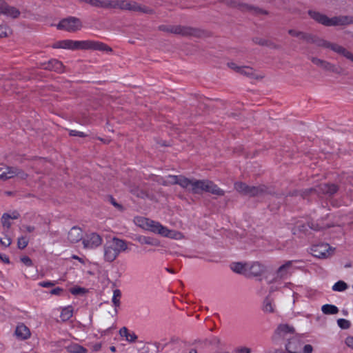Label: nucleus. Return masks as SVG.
Returning <instances> with one entry per match:
<instances>
[{
  "instance_id": "f257e3e1",
  "label": "nucleus",
  "mask_w": 353,
  "mask_h": 353,
  "mask_svg": "<svg viewBox=\"0 0 353 353\" xmlns=\"http://www.w3.org/2000/svg\"><path fill=\"white\" fill-rule=\"evenodd\" d=\"M161 184L167 186L170 185H179L193 194H202L209 192L216 196H223L225 191L221 189L213 181L203 179H190L183 176L169 175L166 179H161Z\"/></svg>"
},
{
  "instance_id": "f03ea898",
  "label": "nucleus",
  "mask_w": 353,
  "mask_h": 353,
  "mask_svg": "<svg viewBox=\"0 0 353 353\" xmlns=\"http://www.w3.org/2000/svg\"><path fill=\"white\" fill-rule=\"evenodd\" d=\"M52 47L54 49L67 50H92L99 51L112 52V49L106 44L91 40L72 41L70 39L59 41L53 43Z\"/></svg>"
},
{
  "instance_id": "7ed1b4c3",
  "label": "nucleus",
  "mask_w": 353,
  "mask_h": 353,
  "mask_svg": "<svg viewBox=\"0 0 353 353\" xmlns=\"http://www.w3.org/2000/svg\"><path fill=\"white\" fill-rule=\"evenodd\" d=\"M127 249V245L123 240L114 238L111 242L104 246V257L107 261L112 262L115 260L121 251Z\"/></svg>"
},
{
  "instance_id": "20e7f679",
  "label": "nucleus",
  "mask_w": 353,
  "mask_h": 353,
  "mask_svg": "<svg viewBox=\"0 0 353 353\" xmlns=\"http://www.w3.org/2000/svg\"><path fill=\"white\" fill-rule=\"evenodd\" d=\"M141 223H142L141 224V226L145 228L147 230H149L152 232L159 234L163 236H169L177 239L179 236H181V233L170 230L167 228L163 226L159 222H156L152 220L142 219Z\"/></svg>"
},
{
  "instance_id": "39448f33",
  "label": "nucleus",
  "mask_w": 353,
  "mask_h": 353,
  "mask_svg": "<svg viewBox=\"0 0 353 353\" xmlns=\"http://www.w3.org/2000/svg\"><path fill=\"white\" fill-rule=\"evenodd\" d=\"M288 34L292 37H297L307 43H313L318 47L325 48L329 41L319 37L316 34L305 32L302 31L290 29L288 30Z\"/></svg>"
},
{
  "instance_id": "423d86ee",
  "label": "nucleus",
  "mask_w": 353,
  "mask_h": 353,
  "mask_svg": "<svg viewBox=\"0 0 353 353\" xmlns=\"http://www.w3.org/2000/svg\"><path fill=\"white\" fill-rule=\"evenodd\" d=\"M83 23L80 19L75 17H68L61 19L57 25L59 30H65L69 32H75L80 30Z\"/></svg>"
},
{
  "instance_id": "0eeeda50",
  "label": "nucleus",
  "mask_w": 353,
  "mask_h": 353,
  "mask_svg": "<svg viewBox=\"0 0 353 353\" xmlns=\"http://www.w3.org/2000/svg\"><path fill=\"white\" fill-rule=\"evenodd\" d=\"M176 35H180L182 37H193L195 38H203L208 36L206 31L204 30L188 26L176 25Z\"/></svg>"
},
{
  "instance_id": "6e6552de",
  "label": "nucleus",
  "mask_w": 353,
  "mask_h": 353,
  "mask_svg": "<svg viewBox=\"0 0 353 353\" xmlns=\"http://www.w3.org/2000/svg\"><path fill=\"white\" fill-rule=\"evenodd\" d=\"M14 176L25 179L28 177V174L17 167L0 168V181H6Z\"/></svg>"
},
{
  "instance_id": "1a4fd4ad",
  "label": "nucleus",
  "mask_w": 353,
  "mask_h": 353,
  "mask_svg": "<svg viewBox=\"0 0 353 353\" xmlns=\"http://www.w3.org/2000/svg\"><path fill=\"white\" fill-rule=\"evenodd\" d=\"M239 11L243 13H249L256 17L261 15H268L269 12L258 6H255L252 4H248L243 2L239 3L238 8Z\"/></svg>"
},
{
  "instance_id": "9d476101",
  "label": "nucleus",
  "mask_w": 353,
  "mask_h": 353,
  "mask_svg": "<svg viewBox=\"0 0 353 353\" xmlns=\"http://www.w3.org/2000/svg\"><path fill=\"white\" fill-rule=\"evenodd\" d=\"M0 14L16 19L20 17L21 12L17 7L8 4L4 0H0Z\"/></svg>"
},
{
  "instance_id": "9b49d317",
  "label": "nucleus",
  "mask_w": 353,
  "mask_h": 353,
  "mask_svg": "<svg viewBox=\"0 0 353 353\" xmlns=\"http://www.w3.org/2000/svg\"><path fill=\"white\" fill-rule=\"evenodd\" d=\"M247 266L245 276L249 278L260 276L266 270L265 266L259 261L248 263Z\"/></svg>"
},
{
  "instance_id": "f8f14e48",
  "label": "nucleus",
  "mask_w": 353,
  "mask_h": 353,
  "mask_svg": "<svg viewBox=\"0 0 353 353\" xmlns=\"http://www.w3.org/2000/svg\"><path fill=\"white\" fill-rule=\"evenodd\" d=\"M310 61L316 66L321 68L327 72H331L335 74H341V72L335 65L323 59H321L316 57H311Z\"/></svg>"
},
{
  "instance_id": "ddd939ff",
  "label": "nucleus",
  "mask_w": 353,
  "mask_h": 353,
  "mask_svg": "<svg viewBox=\"0 0 353 353\" xmlns=\"http://www.w3.org/2000/svg\"><path fill=\"white\" fill-rule=\"evenodd\" d=\"M295 333V329L293 326L287 323L279 324L274 331V337L286 338Z\"/></svg>"
},
{
  "instance_id": "4468645a",
  "label": "nucleus",
  "mask_w": 353,
  "mask_h": 353,
  "mask_svg": "<svg viewBox=\"0 0 353 353\" xmlns=\"http://www.w3.org/2000/svg\"><path fill=\"white\" fill-rule=\"evenodd\" d=\"M325 48L330 49L333 52L343 56L347 59L353 62V53H352L350 51L347 50L343 46L336 43H332L330 41H328L327 45Z\"/></svg>"
},
{
  "instance_id": "2eb2a0df",
  "label": "nucleus",
  "mask_w": 353,
  "mask_h": 353,
  "mask_svg": "<svg viewBox=\"0 0 353 353\" xmlns=\"http://www.w3.org/2000/svg\"><path fill=\"white\" fill-rule=\"evenodd\" d=\"M350 24H353L352 16L340 15L330 18V26H345Z\"/></svg>"
},
{
  "instance_id": "dca6fc26",
  "label": "nucleus",
  "mask_w": 353,
  "mask_h": 353,
  "mask_svg": "<svg viewBox=\"0 0 353 353\" xmlns=\"http://www.w3.org/2000/svg\"><path fill=\"white\" fill-rule=\"evenodd\" d=\"M101 243L102 239L97 233L90 234L83 241V246L85 248H94L99 246Z\"/></svg>"
},
{
  "instance_id": "f3484780",
  "label": "nucleus",
  "mask_w": 353,
  "mask_h": 353,
  "mask_svg": "<svg viewBox=\"0 0 353 353\" xmlns=\"http://www.w3.org/2000/svg\"><path fill=\"white\" fill-rule=\"evenodd\" d=\"M308 15L317 23L325 26H330V18L327 15L315 10H308Z\"/></svg>"
},
{
  "instance_id": "a211bd4d",
  "label": "nucleus",
  "mask_w": 353,
  "mask_h": 353,
  "mask_svg": "<svg viewBox=\"0 0 353 353\" xmlns=\"http://www.w3.org/2000/svg\"><path fill=\"white\" fill-rule=\"evenodd\" d=\"M131 1L108 0V9H121L130 10Z\"/></svg>"
},
{
  "instance_id": "6ab92c4d",
  "label": "nucleus",
  "mask_w": 353,
  "mask_h": 353,
  "mask_svg": "<svg viewBox=\"0 0 353 353\" xmlns=\"http://www.w3.org/2000/svg\"><path fill=\"white\" fill-rule=\"evenodd\" d=\"M130 192L134 196L141 199H149L152 200L154 196L148 191L141 189L139 185H132L130 188Z\"/></svg>"
},
{
  "instance_id": "aec40b11",
  "label": "nucleus",
  "mask_w": 353,
  "mask_h": 353,
  "mask_svg": "<svg viewBox=\"0 0 353 353\" xmlns=\"http://www.w3.org/2000/svg\"><path fill=\"white\" fill-rule=\"evenodd\" d=\"M339 190V187L333 183H323L318 187V192L332 196Z\"/></svg>"
},
{
  "instance_id": "412c9836",
  "label": "nucleus",
  "mask_w": 353,
  "mask_h": 353,
  "mask_svg": "<svg viewBox=\"0 0 353 353\" xmlns=\"http://www.w3.org/2000/svg\"><path fill=\"white\" fill-rule=\"evenodd\" d=\"M251 196L252 197L254 196H263L267 194H272V191L270 188L265 185H259L257 186H252L251 190Z\"/></svg>"
},
{
  "instance_id": "4be33fe9",
  "label": "nucleus",
  "mask_w": 353,
  "mask_h": 353,
  "mask_svg": "<svg viewBox=\"0 0 353 353\" xmlns=\"http://www.w3.org/2000/svg\"><path fill=\"white\" fill-rule=\"evenodd\" d=\"M238 73L258 80L263 79L265 77L263 74H256L255 73V70L252 68L245 65L241 66L239 69Z\"/></svg>"
},
{
  "instance_id": "5701e85b",
  "label": "nucleus",
  "mask_w": 353,
  "mask_h": 353,
  "mask_svg": "<svg viewBox=\"0 0 353 353\" xmlns=\"http://www.w3.org/2000/svg\"><path fill=\"white\" fill-rule=\"evenodd\" d=\"M15 336L20 340H26L30 337L31 333L30 329L23 323L17 325L15 332Z\"/></svg>"
},
{
  "instance_id": "b1692460",
  "label": "nucleus",
  "mask_w": 353,
  "mask_h": 353,
  "mask_svg": "<svg viewBox=\"0 0 353 353\" xmlns=\"http://www.w3.org/2000/svg\"><path fill=\"white\" fill-rule=\"evenodd\" d=\"M43 65V68L46 70H54L59 73L64 72L65 66L62 62L57 59L50 60L48 63H44Z\"/></svg>"
},
{
  "instance_id": "393cba45",
  "label": "nucleus",
  "mask_w": 353,
  "mask_h": 353,
  "mask_svg": "<svg viewBox=\"0 0 353 353\" xmlns=\"http://www.w3.org/2000/svg\"><path fill=\"white\" fill-rule=\"evenodd\" d=\"M83 237V232L80 228L74 226L72 227L68 234V239L71 243H77L81 240Z\"/></svg>"
},
{
  "instance_id": "a878e982",
  "label": "nucleus",
  "mask_w": 353,
  "mask_h": 353,
  "mask_svg": "<svg viewBox=\"0 0 353 353\" xmlns=\"http://www.w3.org/2000/svg\"><path fill=\"white\" fill-rule=\"evenodd\" d=\"M19 214L16 211L13 212L12 214H10L8 213L3 214L1 219V223L2 224V226L4 228H6L7 230L10 229L12 225L10 219H17L19 217Z\"/></svg>"
},
{
  "instance_id": "bb28decb",
  "label": "nucleus",
  "mask_w": 353,
  "mask_h": 353,
  "mask_svg": "<svg viewBox=\"0 0 353 353\" xmlns=\"http://www.w3.org/2000/svg\"><path fill=\"white\" fill-rule=\"evenodd\" d=\"M134 12H139L148 14H153L154 13V10L141 4H139L136 1H131L130 10Z\"/></svg>"
},
{
  "instance_id": "cd10ccee",
  "label": "nucleus",
  "mask_w": 353,
  "mask_h": 353,
  "mask_svg": "<svg viewBox=\"0 0 353 353\" xmlns=\"http://www.w3.org/2000/svg\"><path fill=\"white\" fill-rule=\"evenodd\" d=\"M234 189L241 194L244 196H251L252 186L243 182H236L234 185Z\"/></svg>"
},
{
  "instance_id": "c85d7f7f",
  "label": "nucleus",
  "mask_w": 353,
  "mask_h": 353,
  "mask_svg": "<svg viewBox=\"0 0 353 353\" xmlns=\"http://www.w3.org/2000/svg\"><path fill=\"white\" fill-rule=\"evenodd\" d=\"M248 263H243L241 262H234L230 265V268L233 272L238 273V274H243L245 276V273L247 272Z\"/></svg>"
},
{
  "instance_id": "c756f323",
  "label": "nucleus",
  "mask_w": 353,
  "mask_h": 353,
  "mask_svg": "<svg viewBox=\"0 0 353 353\" xmlns=\"http://www.w3.org/2000/svg\"><path fill=\"white\" fill-rule=\"evenodd\" d=\"M328 245H315L312 248V251L314 252V255L316 257H325L326 256V252L327 251Z\"/></svg>"
},
{
  "instance_id": "7c9ffc66",
  "label": "nucleus",
  "mask_w": 353,
  "mask_h": 353,
  "mask_svg": "<svg viewBox=\"0 0 353 353\" xmlns=\"http://www.w3.org/2000/svg\"><path fill=\"white\" fill-rule=\"evenodd\" d=\"M65 349L70 353H87L88 352L85 347L77 343H70L65 347Z\"/></svg>"
},
{
  "instance_id": "2f4dec72",
  "label": "nucleus",
  "mask_w": 353,
  "mask_h": 353,
  "mask_svg": "<svg viewBox=\"0 0 353 353\" xmlns=\"http://www.w3.org/2000/svg\"><path fill=\"white\" fill-rule=\"evenodd\" d=\"M292 262L291 261H287L285 264L280 266L276 272L277 278H283L287 273L288 269L291 268Z\"/></svg>"
},
{
  "instance_id": "473e14b6",
  "label": "nucleus",
  "mask_w": 353,
  "mask_h": 353,
  "mask_svg": "<svg viewBox=\"0 0 353 353\" xmlns=\"http://www.w3.org/2000/svg\"><path fill=\"white\" fill-rule=\"evenodd\" d=\"M119 334L121 336L125 337L126 340L130 342H134L137 339V335L134 333L130 334L125 327L120 329Z\"/></svg>"
},
{
  "instance_id": "72a5a7b5",
  "label": "nucleus",
  "mask_w": 353,
  "mask_h": 353,
  "mask_svg": "<svg viewBox=\"0 0 353 353\" xmlns=\"http://www.w3.org/2000/svg\"><path fill=\"white\" fill-rule=\"evenodd\" d=\"M73 314V307L72 306H68L61 310L60 317L63 321L69 320Z\"/></svg>"
},
{
  "instance_id": "f704fd0d",
  "label": "nucleus",
  "mask_w": 353,
  "mask_h": 353,
  "mask_svg": "<svg viewBox=\"0 0 353 353\" xmlns=\"http://www.w3.org/2000/svg\"><path fill=\"white\" fill-rule=\"evenodd\" d=\"M108 0H88V4L97 8L108 9Z\"/></svg>"
},
{
  "instance_id": "c9c22d12",
  "label": "nucleus",
  "mask_w": 353,
  "mask_h": 353,
  "mask_svg": "<svg viewBox=\"0 0 353 353\" xmlns=\"http://www.w3.org/2000/svg\"><path fill=\"white\" fill-rule=\"evenodd\" d=\"M318 190L316 188H308L303 191H294L293 192L290 193V196H300L303 199H305L309 194L314 192H317Z\"/></svg>"
},
{
  "instance_id": "e433bc0d",
  "label": "nucleus",
  "mask_w": 353,
  "mask_h": 353,
  "mask_svg": "<svg viewBox=\"0 0 353 353\" xmlns=\"http://www.w3.org/2000/svg\"><path fill=\"white\" fill-rule=\"evenodd\" d=\"M321 310L325 314H335L339 312V309L336 306L330 304L323 305Z\"/></svg>"
},
{
  "instance_id": "4c0bfd02",
  "label": "nucleus",
  "mask_w": 353,
  "mask_h": 353,
  "mask_svg": "<svg viewBox=\"0 0 353 353\" xmlns=\"http://www.w3.org/2000/svg\"><path fill=\"white\" fill-rule=\"evenodd\" d=\"M158 29L166 33L176 34V25H161Z\"/></svg>"
},
{
  "instance_id": "58836bf2",
  "label": "nucleus",
  "mask_w": 353,
  "mask_h": 353,
  "mask_svg": "<svg viewBox=\"0 0 353 353\" xmlns=\"http://www.w3.org/2000/svg\"><path fill=\"white\" fill-rule=\"evenodd\" d=\"M12 33V31L8 26L6 24L0 25V39L8 37Z\"/></svg>"
},
{
  "instance_id": "ea45409f",
  "label": "nucleus",
  "mask_w": 353,
  "mask_h": 353,
  "mask_svg": "<svg viewBox=\"0 0 353 353\" xmlns=\"http://www.w3.org/2000/svg\"><path fill=\"white\" fill-rule=\"evenodd\" d=\"M138 241L141 244H147L152 245H158L159 242L153 239L148 236H139L137 238Z\"/></svg>"
},
{
  "instance_id": "a19ab883",
  "label": "nucleus",
  "mask_w": 353,
  "mask_h": 353,
  "mask_svg": "<svg viewBox=\"0 0 353 353\" xmlns=\"http://www.w3.org/2000/svg\"><path fill=\"white\" fill-rule=\"evenodd\" d=\"M263 311L268 313H273L274 312V309L272 305V301L269 298H266L264 301Z\"/></svg>"
},
{
  "instance_id": "79ce46f5",
  "label": "nucleus",
  "mask_w": 353,
  "mask_h": 353,
  "mask_svg": "<svg viewBox=\"0 0 353 353\" xmlns=\"http://www.w3.org/2000/svg\"><path fill=\"white\" fill-rule=\"evenodd\" d=\"M347 288V285L344 281H339L332 286V290L334 291L342 292L346 290Z\"/></svg>"
},
{
  "instance_id": "37998d69",
  "label": "nucleus",
  "mask_w": 353,
  "mask_h": 353,
  "mask_svg": "<svg viewBox=\"0 0 353 353\" xmlns=\"http://www.w3.org/2000/svg\"><path fill=\"white\" fill-rule=\"evenodd\" d=\"M252 41L254 43L262 46H270L272 44L270 41L260 37H254Z\"/></svg>"
},
{
  "instance_id": "c03bdc74",
  "label": "nucleus",
  "mask_w": 353,
  "mask_h": 353,
  "mask_svg": "<svg viewBox=\"0 0 353 353\" xmlns=\"http://www.w3.org/2000/svg\"><path fill=\"white\" fill-rule=\"evenodd\" d=\"M337 324L341 329H348L350 328L351 323L349 321L345 319H339L337 320Z\"/></svg>"
},
{
  "instance_id": "a18cd8bd",
  "label": "nucleus",
  "mask_w": 353,
  "mask_h": 353,
  "mask_svg": "<svg viewBox=\"0 0 353 353\" xmlns=\"http://www.w3.org/2000/svg\"><path fill=\"white\" fill-rule=\"evenodd\" d=\"M296 348L292 347V343L289 340L288 343L285 345V351L283 350H276L275 353H296L294 351Z\"/></svg>"
},
{
  "instance_id": "49530a36",
  "label": "nucleus",
  "mask_w": 353,
  "mask_h": 353,
  "mask_svg": "<svg viewBox=\"0 0 353 353\" xmlns=\"http://www.w3.org/2000/svg\"><path fill=\"white\" fill-rule=\"evenodd\" d=\"M121 296V292L119 290H115L113 292L112 302L114 305L117 307L120 304L119 298Z\"/></svg>"
},
{
  "instance_id": "de8ad7c7",
  "label": "nucleus",
  "mask_w": 353,
  "mask_h": 353,
  "mask_svg": "<svg viewBox=\"0 0 353 353\" xmlns=\"http://www.w3.org/2000/svg\"><path fill=\"white\" fill-rule=\"evenodd\" d=\"M221 2H223L225 5H226L228 7L231 8H238V5L239 1H237L236 0H222Z\"/></svg>"
},
{
  "instance_id": "09e8293b",
  "label": "nucleus",
  "mask_w": 353,
  "mask_h": 353,
  "mask_svg": "<svg viewBox=\"0 0 353 353\" xmlns=\"http://www.w3.org/2000/svg\"><path fill=\"white\" fill-rule=\"evenodd\" d=\"M28 241L25 237H20L17 241V246L19 249L23 250L28 245Z\"/></svg>"
},
{
  "instance_id": "8fccbe9b",
  "label": "nucleus",
  "mask_w": 353,
  "mask_h": 353,
  "mask_svg": "<svg viewBox=\"0 0 353 353\" xmlns=\"http://www.w3.org/2000/svg\"><path fill=\"white\" fill-rule=\"evenodd\" d=\"M70 292L74 295H78L81 294H84L87 292V290L83 288H73L70 290Z\"/></svg>"
},
{
  "instance_id": "3c124183",
  "label": "nucleus",
  "mask_w": 353,
  "mask_h": 353,
  "mask_svg": "<svg viewBox=\"0 0 353 353\" xmlns=\"http://www.w3.org/2000/svg\"><path fill=\"white\" fill-rule=\"evenodd\" d=\"M310 227L312 229V230H316V231H319V230H323L325 229V228H330L331 227V225H326V226H323V225H320L318 223H314L313 222H311L310 223Z\"/></svg>"
},
{
  "instance_id": "603ef678",
  "label": "nucleus",
  "mask_w": 353,
  "mask_h": 353,
  "mask_svg": "<svg viewBox=\"0 0 353 353\" xmlns=\"http://www.w3.org/2000/svg\"><path fill=\"white\" fill-rule=\"evenodd\" d=\"M0 243L5 247H8L12 243V240L8 236L6 235L3 238L0 239Z\"/></svg>"
},
{
  "instance_id": "864d4df0",
  "label": "nucleus",
  "mask_w": 353,
  "mask_h": 353,
  "mask_svg": "<svg viewBox=\"0 0 353 353\" xmlns=\"http://www.w3.org/2000/svg\"><path fill=\"white\" fill-rule=\"evenodd\" d=\"M109 201L119 211L123 210V207L121 204L118 203L112 196L109 197Z\"/></svg>"
},
{
  "instance_id": "5fc2aeb1",
  "label": "nucleus",
  "mask_w": 353,
  "mask_h": 353,
  "mask_svg": "<svg viewBox=\"0 0 353 353\" xmlns=\"http://www.w3.org/2000/svg\"><path fill=\"white\" fill-rule=\"evenodd\" d=\"M69 134L70 136H78L80 137H85L87 134L83 132L77 131V130H70Z\"/></svg>"
},
{
  "instance_id": "6e6d98bb",
  "label": "nucleus",
  "mask_w": 353,
  "mask_h": 353,
  "mask_svg": "<svg viewBox=\"0 0 353 353\" xmlns=\"http://www.w3.org/2000/svg\"><path fill=\"white\" fill-rule=\"evenodd\" d=\"M21 261L24 263L26 266H31L32 265V260L30 257L24 256L21 258Z\"/></svg>"
},
{
  "instance_id": "4d7b16f0",
  "label": "nucleus",
  "mask_w": 353,
  "mask_h": 353,
  "mask_svg": "<svg viewBox=\"0 0 353 353\" xmlns=\"http://www.w3.org/2000/svg\"><path fill=\"white\" fill-rule=\"evenodd\" d=\"M228 66L231 68L232 70H234L235 72H238L239 69L241 66L237 65L234 62H229L227 63Z\"/></svg>"
},
{
  "instance_id": "13d9d810",
  "label": "nucleus",
  "mask_w": 353,
  "mask_h": 353,
  "mask_svg": "<svg viewBox=\"0 0 353 353\" xmlns=\"http://www.w3.org/2000/svg\"><path fill=\"white\" fill-rule=\"evenodd\" d=\"M303 353H312L313 351V347L311 345L307 344L303 347Z\"/></svg>"
},
{
  "instance_id": "bf43d9fd",
  "label": "nucleus",
  "mask_w": 353,
  "mask_h": 353,
  "mask_svg": "<svg viewBox=\"0 0 353 353\" xmlns=\"http://www.w3.org/2000/svg\"><path fill=\"white\" fill-rule=\"evenodd\" d=\"M345 344L353 349V336H348L345 339Z\"/></svg>"
},
{
  "instance_id": "052dcab7",
  "label": "nucleus",
  "mask_w": 353,
  "mask_h": 353,
  "mask_svg": "<svg viewBox=\"0 0 353 353\" xmlns=\"http://www.w3.org/2000/svg\"><path fill=\"white\" fill-rule=\"evenodd\" d=\"M237 353H250L251 350L246 347H242L236 350Z\"/></svg>"
},
{
  "instance_id": "680f3d73",
  "label": "nucleus",
  "mask_w": 353,
  "mask_h": 353,
  "mask_svg": "<svg viewBox=\"0 0 353 353\" xmlns=\"http://www.w3.org/2000/svg\"><path fill=\"white\" fill-rule=\"evenodd\" d=\"M63 290L61 288H56L52 290L50 293L52 294L59 295L63 292Z\"/></svg>"
},
{
  "instance_id": "e2e57ef3",
  "label": "nucleus",
  "mask_w": 353,
  "mask_h": 353,
  "mask_svg": "<svg viewBox=\"0 0 353 353\" xmlns=\"http://www.w3.org/2000/svg\"><path fill=\"white\" fill-rule=\"evenodd\" d=\"M39 285L43 288H49L53 286L54 283L50 281H43L40 283Z\"/></svg>"
},
{
  "instance_id": "0e129e2a",
  "label": "nucleus",
  "mask_w": 353,
  "mask_h": 353,
  "mask_svg": "<svg viewBox=\"0 0 353 353\" xmlns=\"http://www.w3.org/2000/svg\"><path fill=\"white\" fill-rule=\"evenodd\" d=\"M0 259L6 263H10L9 258L5 254H0Z\"/></svg>"
},
{
  "instance_id": "69168bd1",
  "label": "nucleus",
  "mask_w": 353,
  "mask_h": 353,
  "mask_svg": "<svg viewBox=\"0 0 353 353\" xmlns=\"http://www.w3.org/2000/svg\"><path fill=\"white\" fill-rule=\"evenodd\" d=\"M25 228L28 232H32L35 229L34 226L31 225H26Z\"/></svg>"
},
{
  "instance_id": "338daca9",
  "label": "nucleus",
  "mask_w": 353,
  "mask_h": 353,
  "mask_svg": "<svg viewBox=\"0 0 353 353\" xmlns=\"http://www.w3.org/2000/svg\"><path fill=\"white\" fill-rule=\"evenodd\" d=\"M270 48H274V49H279L280 48V46H278V45H276L274 44V43L272 42V44L270 45Z\"/></svg>"
},
{
  "instance_id": "774afa93",
  "label": "nucleus",
  "mask_w": 353,
  "mask_h": 353,
  "mask_svg": "<svg viewBox=\"0 0 353 353\" xmlns=\"http://www.w3.org/2000/svg\"><path fill=\"white\" fill-rule=\"evenodd\" d=\"M101 344H96L94 346V350L95 351H98L101 349Z\"/></svg>"
}]
</instances>
